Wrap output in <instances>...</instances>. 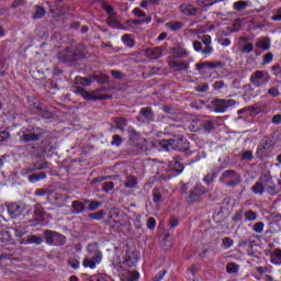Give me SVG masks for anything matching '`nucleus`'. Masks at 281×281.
<instances>
[{
    "mask_svg": "<svg viewBox=\"0 0 281 281\" xmlns=\"http://www.w3.org/2000/svg\"><path fill=\"white\" fill-rule=\"evenodd\" d=\"M158 150L160 153L177 150V153H187V155H192V151L190 150V140H188L183 135H175L172 138L159 140Z\"/></svg>",
    "mask_w": 281,
    "mask_h": 281,
    "instance_id": "nucleus-1",
    "label": "nucleus"
},
{
    "mask_svg": "<svg viewBox=\"0 0 281 281\" xmlns=\"http://www.w3.org/2000/svg\"><path fill=\"white\" fill-rule=\"evenodd\" d=\"M47 169H49V161L47 160L33 162L21 170V176L27 177V180L31 183H38V181H43L44 179H47V173L45 171L36 172V170H47ZM32 172H36V173H32Z\"/></svg>",
    "mask_w": 281,
    "mask_h": 281,
    "instance_id": "nucleus-2",
    "label": "nucleus"
},
{
    "mask_svg": "<svg viewBox=\"0 0 281 281\" xmlns=\"http://www.w3.org/2000/svg\"><path fill=\"white\" fill-rule=\"evenodd\" d=\"M44 240L49 247H63L67 245V236L50 229L43 232Z\"/></svg>",
    "mask_w": 281,
    "mask_h": 281,
    "instance_id": "nucleus-3",
    "label": "nucleus"
},
{
    "mask_svg": "<svg viewBox=\"0 0 281 281\" xmlns=\"http://www.w3.org/2000/svg\"><path fill=\"white\" fill-rule=\"evenodd\" d=\"M227 179L232 180L226 182V188H236L243 182V177L234 169L225 170L220 177V183H224Z\"/></svg>",
    "mask_w": 281,
    "mask_h": 281,
    "instance_id": "nucleus-4",
    "label": "nucleus"
},
{
    "mask_svg": "<svg viewBox=\"0 0 281 281\" xmlns=\"http://www.w3.org/2000/svg\"><path fill=\"white\" fill-rule=\"evenodd\" d=\"M74 93H76V95H80L81 98H83V100H89L90 102H98V100H111V99H113L112 94L95 95L93 93L87 92V90H85V88H82V87H76L75 90H74Z\"/></svg>",
    "mask_w": 281,
    "mask_h": 281,
    "instance_id": "nucleus-5",
    "label": "nucleus"
},
{
    "mask_svg": "<svg viewBox=\"0 0 281 281\" xmlns=\"http://www.w3.org/2000/svg\"><path fill=\"white\" fill-rule=\"evenodd\" d=\"M269 80H271V75L263 70H257L250 75V82L254 87H262V85H267Z\"/></svg>",
    "mask_w": 281,
    "mask_h": 281,
    "instance_id": "nucleus-6",
    "label": "nucleus"
},
{
    "mask_svg": "<svg viewBox=\"0 0 281 281\" xmlns=\"http://www.w3.org/2000/svg\"><path fill=\"white\" fill-rule=\"evenodd\" d=\"M78 53L76 52L75 47H68L64 50H60L57 54V58L59 63H74L75 60H78Z\"/></svg>",
    "mask_w": 281,
    "mask_h": 281,
    "instance_id": "nucleus-7",
    "label": "nucleus"
},
{
    "mask_svg": "<svg viewBox=\"0 0 281 281\" xmlns=\"http://www.w3.org/2000/svg\"><path fill=\"white\" fill-rule=\"evenodd\" d=\"M206 192L207 189H205V187L201 184H195L193 189L190 190L188 199L191 203H196L201 201V196H203V194H205Z\"/></svg>",
    "mask_w": 281,
    "mask_h": 281,
    "instance_id": "nucleus-8",
    "label": "nucleus"
},
{
    "mask_svg": "<svg viewBox=\"0 0 281 281\" xmlns=\"http://www.w3.org/2000/svg\"><path fill=\"white\" fill-rule=\"evenodd\" d=\"M211 104L215 113H226L227 109L232 106V100L214 99L213 101H211Z\"/></svg>",
    "mask_w": 281,
    "mask_h": 281,
    "instance_id": "nucleus-9",
    "label": "nucleus"
},
{
    "mask_svg": "<svg viewBox=\"0 0 281 281\" xmlns=\"http://www.w3.org/2000/svg\"><path fill=\"white\" fill-rule=\"evenodd\" d=\"M27 105L29 110L33 115H38L41 113V110L43 109L41 101L34 97L27 98Z\"/></svg>",
    "mask_w": 281,
    "mask_h": 281,
    "instance_id": "nucleus-10",
    "label": "nucleus"
},
{
    "mask_svg": "<svg viewBox=\"0 0 281 281\" xmlns=\"http://www.w3.org/2000/svg\"><path fill=\"white\" fill-rule=\"evenodd\" d=\"M102 262V251H97V254L91 259L83 260V267H89V269H95L98 265Z\"/></svg>",
    "mask_w": 281,
    "mask_h": 281,
    "instance_id": "nucleus-11",
    "label": "nucleus"
},
{
    "mask_svg": "<svg viewBox=\"0 0 281 281\" xmlns=\"http://www.w3.org/2000/svg\"><path fill=\"white\" fill-rule=\"evenodd\" d=\"M271 139L267 138V139H262L260 142V144L257 146V151H256V156L258 159H262V157L265 156V153H267V150H269V148H271Z\"/></svg>",
    "mask_w": 281,
    "mask_h": 281,
    "instance_id": "nucleus-12",
    "label": "nucleus"
},
{
    "mask_svg": "<svg viewBox=\"0 0 281 281\" xmlns=\"http://www.w3.org/2000/svg\"><path fill=\"white\" fill-rule=\"evenodd\" d=\"M221 67H225V63H222V61H216V63L204 61V63L195 64L196 71H203V69H218Z\"/></svg>",
    "mask_w": 281,
    "mask_h": 281,
    "instance_id": "nucleus-13",
    "label": "nucleus"
},
{
    "mask_svg": "<svg viewBox=\"0 0 281 281\" xmlns=\"http://www.w3.org/2000/svg\"><path fill=\"white\" fill-rule=\"evenodd\" d=\"M179 11L181 14H184V16H196L199 9L192 5V3H182L179 5Z\"/></svg>",
    "mask_w": 281,
    "mask_h": 281,
    "instance_id": "nucleus-14",
    "label": "nucleus"
},
{
    "mask_svg": "<svg viewBox=\"0 0 281 281\" xmlns=\"http://www.w3.org/2000/svg\"><path fill=\"white\" fill-rule=\"evenodd\" d=\"M261 183H263V188L267 194H270V196H276V182H273L272 177L266 176Z\"/></svg>",
    "mask_w": 281,
    "mask_h": 281,
    "instance_id": "nucleus-15",
    "label": "nucleus"
},
{
    "mask_svg": "<svg viewBox=\"0 0 281 281\" xmlns=\"http://www.w3.org/2000/svg\"><path fill=\"white\" fill-rule=\"evenodd\" d=\"M168 67L175 69V71H188L190 69V64L188 61H176L173 59L168 61Z\"/></svg>",
    "mask_w": 281,
    "mask_h": 281,
    "instance_id": "nucleus-16",
    "label": "nucleus"
},
{
    "mask_svg": "<svg viewBox=\"0 0 281 281\" xmlns=\"http://www.w3.org/2000/svg\"><path fill=\"white\" fill-rule=\"evenodd\" d=\"M43 236L29 235L25 239L20 240L21 245H43Z\"/></svg>",
    "mask_w": 281,
    "mask_h": 281,
    "instance_id": "nucleus-17",
    "label": "nucleus"
},
{
    "mask_svg": "<svg viewBox=\"0 0 281 281\" xmlns=\"http://www.w3.org/2000/svg\"><path fill=\"white\" fill-rule=\"evenodd\" d=\"M222 170H223V167H218L217 170H213L211 173H207L203 178L205 186H212L214 181H216V178L218 177V175H221Z\"/></svg>",
    "mask_w": 281,
    "mask_h": 281,
    "instance_id": "nucleus-18",
    "label": "nucleus"
},
{
    "mask_svg": "<svg viewBox=\"0 0 281 281\" xmlns=\"http://www.w3.org/2000/svg\"><path fill=\"white\" fill-rule=\"evenodd\" d=\"M54 201H56L57 203H65L67 202V195L52 191L48 194V203H54Z\"/></svg>",
    "mask_w": 281,
    "mask_h": 281,
    "instance_id": "nucleus-19",
    "label": "nucleus"
},
{
    "mask_svg": "<svg viewBox=\"0 0 281 281\" xmlns=\"http://www.w3.org/2000/svg\"><path fill=\"white\" fill-rule=\"evenodd\" d=\"M37 115H40V117H43V120H46L47 122H54V120H56V114L47 110V108H42Z\"/></svg>",
    "mask_w": 281,
    "mask_h": 281,
    "instance_id": "nucleus-20",
    "label": "nucleus"
},
{
    "mask_svg": "<svg viewBox=\"0 0 281 281\" xmlns=\"http://www.w3.org/2000/svg\"><path fill=\"white\" fill-rule=\"evenodd\" d=\"M7 211L10 214L11 218H16V216H21V206L16 203H10L7 206Z\"/></svg>",
    "mask_w": 281,
    "mask_h": 281,
    "instance_id": "nucleus-21",
    "label": "nucleus"
},
{
    "mask_svg": "<svg viewBox=\"0 0 281 281\" xmlns=\"http://www.w3.org/2000/svg\"><path fill=\"white\" fill-rule=\"evenodd\" d=\"M170 169L173 172H177V175H181V172H183L184 170V166L183 164H181V161H179V159L173 158L170 162H169Z\"/></svg>",
    "mask_w": 281,
    "mask_h": 281,
    "instance_id": "nucleus-22",
    "label": "nucleus"
},
{
    "mask_svg": "<svg viewBox=\"0 0 281 281\" xmlns=\"http://www.w3.org/2000/svg\"><path fill=\"white\" fill-rule=\"evenodd\" d=\"M147 55L151 60H159L161 56H164V48L161 47H155L147 50Z\"/></svg>",
    "mask_w": 281,
    "mask_h": 281,
    "instance_id": "nucleus-23",
    "label": "nucleus"
},
{
    "mask_svg": "<svg viewBox=\"0 0 281 281\" xmlns=\"http://www.w3.org/2000/svg\"><path fill=\"white\" fill-rule=\"evenodd\" d=\"M139 114L146 120V122H155V113L153 108H142Z\"/></svg>",
    "mask_w": 281,
    "mask_h": 281,
    "instance_id": "nucleus-24",
    "label": "nucleus"
},
{
    "mask_svg": "<svg viewBox=\"0 0 281 281\" xmlns=\"http://www.w3.org/2000/svg\"><path fill=\"white\" fill-rule=\"evenodd\" d=\"M26 133H32L33 135H38V139L47 133V130L34 125H29L26 128Z\"/></svg>",
    "mask_w": 281,
    "mask_h": 281,
    "instance_id": "nucleus-25",
    "label": "nucleus"
},
{
    "mask_svg": "<svg viewBox=\"0 0 281 281\" xmlns=\"http://www.w3.org/2000/svg\"><path fill=\"white\" fill-rule=\"evenodd\" d=\"M21 142H24V144H30V142H41V138H38V135H35L32 132H26L21 136Z\"/></svg>",
    "mask_w": 281,
    "mask_h": 281,
    "instance_id": "nucleus-26",
    "label": "nucleus"
},
{
    "mask_svg": "<svg viewBox=\"0 0 281 281\" xmlns=\"http://www.w3.org/2000/svg\"><path fill=\"white\" fill-rule=\"evenodd\" d=\"M166 27L170 30V32H179V30H183V22L181 21H170L166 23Z\"/></svg>",
    "mask_w": 281,
    "mask_h": 281,
    "instance_id": "nucleus-27",
    "label": "nucleus"
},
{
    "mask_svg": "<svg viewBox=\"0 0 281 281\" xmlns=\"http://www.w3.org/2000/svg\"><path fill=\"white\" fill-rule=\"evenodd\" d=\"M54 149V143L52 142V138H46L42 142V153L44 155H47V153H52Z\"/></svg>",
    "mask_w": 281,
    "mask_h": 281,
    "instance_id": "nucleus-28",
    "label": "nucleus"
},
{
    "mask_svg": "<svg viewBox=\"0 0 281 281\" xmlns=\"http://www.w3.org/2000/svg\"><path fill=\"white\" fill-rule=\"evenodd\" d=\"M34 13L32 14V19L34 21L38 20V19H43V16H45V14H47V11L45 10V8L40 7V5H34Z\"/></svg>",
    "mask_w": 281,
    "mask_h": 281,
    "instance_id": "nucleus-29",
    "label": "nucleus"
},
{
    "mask_svg": "<svg viewBox=\"0 0 281 281\" xmlns=\"http://www.w3.org/2000/svg\"><path fill=\"white\" fill-rule=\"evenodd\" d=\"M72 210H74V214H82V212L87 211V206H85V203L76 200L72 201Z\"/></svg>",
    "mask_w": 281,
    "mask_h": 281,
    "instance_id": "nucleus-30",
    "label": "nucleus"
},
{
    "mask_svg": "<svg viewBox=\"0 0 281 281\" xmlns=\"http://www.w3.org/2000/svg\"><path fill=\"white\" fill-rule=\"evenodd\" d=\"M251 192L252 194H258L259 196H262L265 194V184L262 183V181H258L256 182L252 187H251Z\"/></svg>",
    "mask_w": 281,
    "mask_h": 281,
    "instance_id": "nucleus-31",
    "label": "nucleus"
},
{
    "mask_svg": "<svg viewBox=\"0 0 281 281\" xmlns=\"http://www.w3.org/2000/svg\"><path fill=\"white\" fill-rule=\"evenodd\" d=\"M270 262L272 265H277V267L281 266V249L277 248L273 254L270 256Z\"/></svg>",
    "mask_w": 281,
    "mask_h": 281,
    "instance_id": "nucleus-32",
    "label": "nucleus"
},
{
    "mask_svg": "<svg viewBox=\"0 0 281 281\" xmlns=\"http://www.w3.org/2000/svg\"><path fill=\"white\" fill-rule=\"evenodd\" d=\"M108 25L114 30H122V23H120L115 15L108 16Z\"/></svg>",
    "mask_w": 281,
    "mask_h": 281,
    "instance_id": "nucleus-33",
    "label": "nucleus"
},
{
    "mask_svg": "<svg viewBox=\"0 0 281 281\" xmlns=\"http://www.w3.org/2000/svg\"><path fill=\"white\" fill-rule=\"evenodd\" d=\"M233 8L237 12H243V10H247L249 8V1H245V0L236 1L234 2Z\"/></svg>",
    "mask_w": 281,
    "mask_h": 281,
    "instance_id": "nucleus-34",
    "label": "nucleus"
},
{
    "mask_svg": "<svg viewBox=\"0 0 281 281\" xmlns=\"http://www.w3.org/2000/svg\"><path fill=\"white\" fill-rule=\"evenodd\" d=\"M8 260H10V262L19 261V259L10 252L4 251V252L0 254V262H8Z\"/></svg>",
    "mask_w": 281,
    "mask_h": 281,
    "instance_id": "nucleus-35",
    "label": "nucleus"
},
{
    "mask_svg": "<svg viewBox=\"0 0 281 281\" xmlns=\"http://www.w3.org/2000/svg\"><path fill=\"white\" fill-rule=\"evenodd\" d=\"M122 42L125 47H128L130 49L135 47V40L131 36V34H124L122 36Z\"/></svg>",
    "mask_w": 281,
    "mask_h": 281,
    "instance_id": "nucleus-36",
    "label": "nucleus"
},
{
    "mask_svg": "<svg viewBox=\"0 0 281 281\" xmlns=\"http://www.w3.org/2000/svg\"><path fill=\"white\" fill-rule=\"evenodd\" d=\"M256 47H259L260 49H271V41L269 38H263V40H260L258 41L256 44H255Z\"/></svg>",
    "mask_w": 281,
    "mask_h": 281,
    "instance_id": "nucleus-37",
    "label": "nucleus"
},
{
    "mask_svg": "<svg viewBox=\"0 0 281 281\" xmlns=\"http://www.w3.org/2000/svg\"><path fill=\"white\" fill-rule=\"evenodd\" d=\"M240 271V266L236 262H229L226 266V273H238Z\"/></svg>",
    "mask_w": 281,
    "mask_h": 281,
    "instance_id": "nucleus-38",
    "label": "nucleus"
},
{
    "mask_svg": "<svg viewBox=\"0 0 281 281\" xmlns=\"http://www.w3.org/2000/svg\"><path fill=\"white\" fill-rule=\"evenodd\" d=\"M76 81L79 85H82V87H91V82H93V80H91L90 77H80V76L76 77Z\"/></svg>",
    "mask_w": 281,
    "mask_h": 281,
    "instance_id": "nucleus-39",
    "label": "nucleus"
},
{
    "mask_svg": "<svg viewBox=\"0 0 281 281\" xmlns=\"http://www.w3.org/2000/svg\"><path fill=\"white\" fill-rule=\"evenodd\" d=\"M223 0H198V5H202L203 8H211L216 3H221Z\"/></svg>",
    "mask_w": 281,
    "mask_h": 281,
    "instance_id": "nucleus-40",
    "label": "nucleus"
},
{
    "mask_svg": "<svg viewBox=\"0 0 281 281\" xmlns=\"http://www.w3.org/2000/svg\"><path fill=\"white\" fill-rule=\"evenodd\" d=\"M203 131H205L206 133H212V131H214V128H216L214 126V121H205L201 124Z\"/></svg>",
    "mask_w": 281,
    "mask_h": 281,
    "instance_id": "nucleus-41",
    "label": "nucleus"
},
{
    "mask_svg": "<svg viewBox=\"0 0 281 281\" xmlns=\"http://www.w3.org/2000/svg\"><path fill=\"white\" fill-rule=\"evenodd\" d=\"M124 143V138L122 136L115 134L112 136L111 146H116V148H120L122 144Z\"/></svg>",
    "mask_w": 281,
    "mask_h": 281,
    "instance_id": "nucleus-42",
    "label": "nucleus"
},
{
    "mask_svg": "<svg viewBox=\"0 0 281 281\" xmlns=\"http://www.w3.org/2000/svg\"><path fill=\"white\" fill-rule=\"evenodd\" d=\"M102 10L106 12L108 16H113V12H115V8L106 2H102L101 4Z\"/></svg>",
    "mask_w": 281,
    "mask_h": 281,
    "instance_id": "nucleus-43",
    "label": "nucleus"
},
{
    "mask_svg": "<svg viewBox=\"0 0 281 281\" xmlns=\"http://www.w3.org/2000/svg\"><path fill=\"white\" fill-rule=\"evenodd\" d=\"M135 186H137V178L135 176H127L125 188H135Z\"/></svg>",
    "mask_w": 281,
    "mask_h": 281,
    "instance_id": "nucleus-44",
    "label": "nucleus"
},
{
    "mask_svg": "<svg viewBox=\"0 0 281 281\" xmlns=\"http://www.w3.org/2000/svg\"><path fill=\"white\" fill-rule=\"evenodd\" d=\"M88 216L92 221H102V218H104V216H105V213H104V211L101 210L95 213H90Z\"/></svg>",
    "mask_w": 281,
    "mask_h": 281,
    "instance_id": "nucleus-45",
    "label": "nucleus"
},
{
    "mask_svg": "<svg viewBox=\"0 0 281 281\" xmlns=\"http://www.w3.org/2000/svg\"><path fill=\"white\" fill-rule=\"evenodd\" d=\"M97 82L99 85H109V82H111V78L106 74H101L97 77Z\"/></svg>",
    "mask_w": 281,
    "mask_h": 281,
    "instance_id": "nucleus-46",
    "label": "nucleus"
},
{
    "mask_svg": "<svg viewBox=\"0 0 281 281\" xmlns=\"http://www.w3.org/2000/svg\"><path fill=\"white\" fill-rule=\"evenodd\" d=\"M34 217L37 221H42L45 217V211L42 207L36 206L33 211Z\"/></svg>",
    "mask_w": 281,
    "mask_h": 281,
    "instance_id": "nucleus-47",
    "label": "nucleus"
},
{
    "mask_svg": "<svg viewBox=\"0 0 281 281\" xmlns=\"http://www.w3.org/2000/svg\"><path fill=\"white\" fill-rule=\"evenodd\" d=\"M86 203H89L88 210L90 212H94V210H98V207L102 206V202L100 201H86Z\"/></svg>",
    "mask_w": 281,
    "mask_h": 281,
    "instance_id": "nucleus-48",
    "label": "nucleus"
},
{
    "mask_svg": "<svg viewBox=\"0 0 281 281\" xmlns=\"http://www.w3.org/2000/svg\"><path fill=\"white\" fill-rule=\"evenodd\" d=\"M49 194H52V191L46 189H37L35 191V196H46L47 201H49Z\"/></svg>",
    "mask_w": 281,
    "mask_h": 281,
    "instance_id": "nucleus-49",
    "label": "nucleus"
},
{
    "mask_svg": "<svg viewBox=\"0 0 281 281\" xmlns=\"http://www.w3.org/2000/svg\"><path fill=\"white\" fill-rule=\"evenodd\" d=\"M222 244L224 249H229L231 247H234V239L229 238V237H224L222 239Z\"/></svg>",
    "mask_w": 281,
    "mask_h": 281,
    "instance_id": "nucleus-50",
    "label": "nucleus"
},
{
    "mask_svg": "<svg viewBox=\"0 0 281 281\" xmlns=\"http://www.w3.org/2000/svg\"><path fill=\"white\" fill-rule=\"evenodd\" d=\"M256 234H262L265 232V222H257L252 228Z\"/></svg>",
    "mask_w": 281,
    "mask_h": 281,
    "instance_id": "nucleus-51",
    "label": "nucleus"
},
{
    "mask_svg": "<svg viewBox=\"0 0 281 281\" xmlns=\"http://www.w3.org/2000/svg\"><path fill=\"white\" fill-rule=\"evenodd\" d=\"M246 221H256L258 218V213L251 210L246 211L245 213Z\"/></svg>",
    "mask_w": 281,
    "mask_h": 281,
    "instance_id": "nucleus-52",
    "label": "nucleus"
},
{
    "mask_svg": "<svg viewBox=\"0 0 281 281\" xmlns=\"http://www.w3.org/2000/svg\"><path fill=\"white\" fill-rule=\"evenodd\" d=\"M147 229L154 232L155 227H157V220L155 217H148L147 220Z\"/></svg>",
    "mask_w": 281,
    "mask_h": 281,
    "instance_id": "nucleus-53",
    "label": "nucleus"
},
{
    "mask_svg": "<svg viewBox=\"0 0 281 281\" xmlns=\"http://www.w3.org/2000/svg\"><path fill=\"white\" fill-rule=\"evenodd\" d=\"M175 56L176 58H186V56H188V50L186 48H178L175 52Z\"/></svg>",
    "mask_w": 281,
    "mask_h": 281,
    "instance_id": "nucleus-54",
    "label": "nucleus"
},
{
    "mask_svg": "<svg viewBox=\"0 0 281 281\" xmlns=\"http://www.w3.org/2000/svg\"><path fill=\"white\" fill-rule=\"evenodd\" d=\"M241 159H244V161H251L254 159V151L251 150L244 151L241 155Z\"/></svg>",
    "mask_w": 281,
    "mask_h": 281,
    "instance_id": "nucleus-55",
    "label": "nucleus"
},
{
    "mask_svg": "<svg viewBox=\"0 0 281 281\" xmlns=\"http://www.w3.org/2000/svg\"><path fill=\"white\" fill-rule=\"evenodd\" d=\"M252 52H254V44L252 43H247L241 48V54H251Z\"/></svg>",
    "mask_w": 281,
    "mask_h": 281,
    "instance_id": "nucleus-56",
    "label": "nucleus"
},
{
    "mask_svg": "<svg viewBox=\"0 0 281 281\" xmlns=\"http://www.w3.org/2000/svg\"><path fill=\"white\" fill-rule=\"evenodd\" d=\"M168 273L167 270H160L154 278L153 281H161L164 278H166V274Z\"/></svg>",
    "mask_w": 281,
    "mask_h": 281,
    "instance_id": "nucleus-57",
    "label": "nucleus"
},
{
    "mask_svg": "<svg viewBox=\"0 0 281 281\" xmlns=\"http://www.w3.org/2000/svg\"><path fill=\"white\" fill-rule=\"evenodd\" d=\"M123 265L124 267H128V268L135 267V262L133 261L132 257L128 255L125 256V259L123 260Z\"/></svg>",
    "mask_w": 281,
    "mask_h": 281,
    "instance_id": "nucleus-58",
    "label": "nucleus"
},
{
    "mask_svg": "<svg viewBox=\"0 0 281 281\" xmlns=\"http://www.w3.org/2000/svg\"><path fill=\"white\" fill-rule=\"evenodd\" d=\"M8 139H10V132L0 131V144H3V142H8Z\"/></svg>",
    "mask_w": 281,
    "mask_h": 281,
    "instance_id": "nucleus-59",
    "label": "nucleus"
},
{
    "mask_svg": "<svg viewBox=\"0 0 281 281\" xmlns=\"http://www.w3.org/2000/svg\"><path fill=\"white\" fill-rule=\"evenodd\" d=\"M115 188V182L109 181L103 183V192H111Z\"/></svg>",
    "mask_w": 281,
    "mask_h": 281,
    "instance_id": "nucleus-60",
    "label": "nucleus"
},
{
    "mask_svg": "<svg viewBox=\"0 0 281 281\" xmlns=\"http://www.w3.org/2000/svg\"><path fill=\"white\" fill-rule=\"evenodd\" d=\"M273 63V53H267L263 56V65H271Z\"/></svg>",
    "mask_w": 281,
    "mask_h": 281,
    "instance_id": "nucleus-61",
    "label": "nucleus"
},
{
    "mask_svg": "<svg viewBox=\"0 0 281 281\" xmlns=\"http://www.w3.org/2000/svg\"><path fill=\"white\" fill-rule=\"evenodd\" d=\"M268 95L271 98H278L280 95V90L276 87L268 89Z\"/></svg>",
    "mask_w": 281,
    "mask_h": 281,
    "instance_id": "nucleus-62",
    "label": "nucleus"
},
{
    "mask_svg": "<svg viewBox=\"0 0 281 281\" xmlns=\"http://www.w3.org/2000/svg\"><path fill=\"white\" fill-rule=\"evenodd\" d=\"M136 280H139V272L137 271L131 272L126 278V281H136Z\"/></svg>",
    "mask_w": 281,
    "mask_h": 281,
    "instance_id": "nucleus-63",
    "label": "nucleus"
},
{
    "mask_svg": "<svg viewBox=\"0 0 281 281\" xmlns=\"http://www.w3.org/2000/svg\"><path fill=\"white\" fill-rule=\"evenodd\" d=\"M271 21H281V7L277 10V14L271 16Z\"/></svg>",
    "mask_w": 281,
    "mask_h": 281,
    "instance_id": "nucleus-64",
    "label": "nucleus"
}]
</instances>
